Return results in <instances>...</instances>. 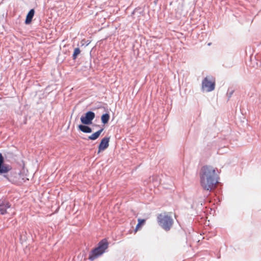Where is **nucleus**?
<instances>
[{"label":"nucleus","instance_id":"nucleus-1","mask_svg":"<svg viewBox=\"0 0 261 261\" xmlns=\"http://www.w3.org/2000/svg\"><path fill=\"white\" fill-rule=\"evenodd\" d=\"M218 170L211 166H204L200 172V182L203 189L207 191H211L218 182L219 177L217 172Z\"/></svg>","mask_w":261,"mask_h":261},{"label":"nucleus","instance_id":"nucleus-2","mask_svg":"<svg viewBox=\"0 0 261 261\" xmlns=\"http://www.w3.org/2000/svg\"><path fill=\"white\" fill-rule=\"evenodd\" d=\"M109 243L106 239L101 240L97 245V247L93 249L89 255V259L94 260L96 258L102 255L108 248Z\"/></svg>","mask_w":261,"mask_h":261},{"label":"nucleus","instance_id":"nucleus-3","mask_svg":"<svg viewBox=\"0 0 261 261\" xmlns=\"http://www.w3.org/2000/svg\"><path fill=\"white\" fill-rule=\"evenodd\" d=\"M157 220L159 225L166 231H169L173 223V220L172 218L165 214H161L159 215Z\"/></svg>","mask_w":261,"mask_h":261},{"label":"nucleus","instance_id":"nucleus-4","mask_svg":"<svg viewBox=\"0 0 261 261\" xmlns=\"http://www.w3.org/2000/svg\"><path fill=\"white\" fill-rule=\"evenodd\" d=\"M215 88V82L213 76H207L202 81V89L207 92L213 91Z\"/></svg>","mask_w":261,"mask_h":261},{"label":"nucleus","instance_id":"nucleus-5","mask_svg":"<svg viewBox=\"0 0 261 261\" xmlns=\"http://www.w3.org/2000/svg\"><path fill=\"white\" fill-rule=\"evenodd\" d=\"M95 117V113L92 111H89L84 115L82 116L80 119L83 124L90 125L92 123V120Z\"/></svg>","mask_w":261,"mask_h":261},{"label":"nucleus","instance_id":"nucleus-6","mask_svg":"<svg viewBox=\"0 0 261 261\" xmlns=\"http://www.w3.org/2000/svg\"><path fill=\"white\" fill-rule=\"evenodd\" d=\"M11 204L9 201L4 197L0 199V214L4 215L6 214L7 210L10 208Z\"/></svg>","mask_w":261,"mask_h":261},{"label":"nucleus","instance_id":"nucleus-7","mask_svg":"<svg viewBox=\"0 0 261 261\" xmlns=\"http://www.w3.org/2000/svg\"><path fill=\"white\" fill-rule=\"evenodd\" d=\"M4 158L0 153V174L2 175L8 173L12 169L11 166L5 164Z\"/></svg>","mask_w":261,"mask_h":261},{"label":"nucleus","instance_id":"nucleus-8","mask_svg":"<svg viewBox=\"0 0 261 261\" xmlns=\"http://www.w3.org/2000/svg\"><path fill=\"white\" fill-rule=\"evenodd\" d=\"M110 139V137H105L101 140L98 145V153H99L101 151L105 150L109 147Z\"/></svg>","mask_w":261,"mask_h":261},{"label":"nucleus","instance_id":"nucleus-9","mask_svg":"<svg viewBox=\"0 0 261 261\" xmlns=\"http://www.w3.org/2000/svg\"><path fill=\"white\" fill-rule=\"evenodd\" d=\"M35 14V10L34 9H31L28 13L26 18L25 20V23L26 24H29L31 23L32 19Z\"/></svg>","mask_w":261,"mask_h":261},{"label":"nucleus","instance_id":"nucleus-10","mask_svg":"<svg viewBox=\"0 0 261 261\" xmlns=\"http://www.w3.org/2000/svg\"><path fill=\"white\" fill-rule=\"evenodd\" d=\"M79 130L84 133H91L92 132V128L85 124H80L78 126Z\"/></svg>","mask_w":261,"mask_h":261},{"label":"nucleus","instance_id":"nucleus-11","mask_svg":"<svg viewBox=\"0 0 261 261\" xmlns=\"http://www.w3.org/2000/svg\"><path fill=\"white\" fill-rule=\"evenodd\" d=\"M103 129H104L103 128H100L98 131L94 133L91 136H89L88 137V139L91 140H95L100 136L101 133L103 132Z\"/></svg>","mask_w":261,"mask_h":261},{"label":"nucleus","instance_id":"nucleus-12","mask_svg":"<svg viewBox=\"0 0 261 261\" xmlns=\"http://www.w3.org/2000/svg\"><path fill=\"white\" fill-rule=\"evenodd\" d=\"M110 119V115L108 113H105L102 115L101 117V122L103 124H106L108 123Z\"/></svg>","mask_w":261,"mask_h":261},{"label":"nucleus","instance_id":"nucleus-13","mask_svg":"<svg viewBox=\"0 0 261 261\" xmlns=\"http://www.w3.org/2000/svg\"><path fill=\"white\" fill-rule=\"evenodd\" d=\"M81 53V50L79 47H76L74 48L73 53L72 56V59L73 60H75L77 56L80 54Z\"/></svg>","mask_w":261,"mask_h":261},{"label":"nucleus","instance_id":"nucleus-14","mask_svg":"<svg viewBox=\"0 0 261 261\" xmlns=\"http://www.w3.org/2000/svg\"><path fill=\"white\" fill-rule=\"evenodd\" d=\"M138 223L136 227V230L138 229L140 227L143 226L145 223V219H138Z\"/></svg>","mask_w":261,"mask_h":261},{"label":"nucleus","instance_id":"nucleus-15","mask_svg":"<svg viewBox=\"0 0 261 261\" xmlns=\"http://www.w3.org/2000/svg\"><path fill=\"white\" fill-rule=\"evenodd\" d=\"M234 92V90H232L230 88H228L227 92V96L228 97V99H229V98L231 97L232 95L233 94Z\"/></svg>","mask_w":261,"mask_h":261},{"label":"nucleus","instance_id":"nucleus-16","mask_svg":"<svg viewBox=\"0 0 261 261\" xmlns=\"http://www.w3.org/2000/svg\"><path fill=\"white\" fill-rule=\"evenodd\" d=\"M13 156V154L12 152H7L6 154H5L6 158H10Z\"/></svg>","mask_w":261,"mask_h":261},{"label":"nucleus","instance_id":"nucleus-17","mask_svg":"<svg viewBox=\"0 0 261 261\" xmlns=\"http://www.w3.org/2000/svg\"><path fill=\"white\" fill-rule=\"evenodd\" d=\"M202 205H203L202 202L200 201V202L197 205V207H198V208H201L202 206Z\"/></svg>","mask_w":261,"mask_h":261},{"label":"nucleus","instance_id":"nucleus-18","mask_svg":"<svg viewBox=\"0 0 261 261\" xmlns=\"http://www.w3.org/2000/svg\"><path fill=\"white\" fill-rule=\"evenodd\" d=\"M4 177H6L9 181L11 180V178L10 177H9L7 176H6V175H4Z\"/></svg>","mask_w":261,"mask_h":261},{"label":"nucleus","instance_id":"nucleus-19","mask_svg":"<svg viewBox=\"0 0 261 261\" xmlns=\"http://www.w3.org/2000/svg\"><path fill=\"white\" fill-rule=\"evenodd\" d=\"M135 10L132 12V14H134L135 13Z\"/></svg>","mask_w":261,"mask_h":261}]
</instances>
